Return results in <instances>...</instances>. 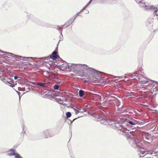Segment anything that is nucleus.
<instances>
[{"label":"nucleus","mask_w":158,"mask_h":158,"mask_svg":"<svg viewBox=\"0 0 158 158\" xmlns=\"http://www.w3.org/2000/svg\"><path fill=\"white\" fill-rule=\"evenodd\" d=\"M25 134V131H24V132L22 131V132L21 133V135L24 136Z\"/></svg>","instance_id":"72a5a7b5"},{"label":"nucleus","mask_w":158,"mask_h":158,"mask_svg":"<svg viewBox=\"0 0 158 158\" xmlns=\"http://www.w3.org/2000/svg\"><path fill=\"white\" fill-rule=\"evenodd\" d=\"M142 64L141 63H140V64L139 65V66H140V67H141V66H142Z\"/></svg>","instance_id":"a18cd8bd"},{"label":"nucleus","mask_w":158,"mask_h":158,"mask_svg":"<svg viewBox=\"0 0 158 158\" xmlns=\"http://www.w3.org/2000/svg\"><path fill=\"white\" fill-rule=\"evenodd\" d=\"M84 10H83L82 9L79 12H80V13L82 12Z\"/></svg>","instance_id":"4c0bfd02"},{"label":"nucleus","mask_w":158,"mask_h":158,"mask_svg":"<svg viewBox=\"0 0 158 158\" xmlns=\"http://www.w3.org/2000/svg\"><path fill=\"white\" fill-rule=\"evenodd\" d=\"M1 80L4 83L10 85L11 87H13L15 86L13 80L10 78L8 79V80L4 78L2 79Z\"/></svg>","instance_id":"1a4fd4ad"},{"label":"nucleus","mask_w":158,"mask_h":158,"mask_svg":"<svg viewBox=\"0 0 158 158\" xmlns=\"http://www.w3.org/2000/svg\"><path fill=\"white\" fill-rule=\"evenodd\" d=\"M145 7V9L148 10L150 9H152L153 7V9H155V7H154L153 6H148L146 5V6H144Z\"/></svg>","instance_id":"4be33fe9"},{"label":"nucleus","mask_w":158,"mask_h":158,"mask_svg":"<svg viewBox=\"0 0 158 158\" xmlns=\"http://www.w3.org/2000/svg\"><path fill=\"white\" fill-rule=\"evenodd\" d=\"M80 14V12H78L77 13V14H76V15L75 16V18H76L77 16H78V15H79Z\"/></svg>","instance_id":"7c9ffc66"},{"label":"nucleus","mask_w":158,"mask_h":158,"mask_svg":"<svg viewBox=\"0 0 158 158\" xmlns=\"http://www.w3.org/2000/svg\"><path fill=\"white\" fill-rule=\"evenodd\" d=\"M10 151H13V153H9L7 155L9 156H11L13 155H15V158H23L18 153H15L14 152V150H12L11 149Z\"/></svg>","instance_id":"ddd939ff"},{"label":"nucleus","mask_w":158,"mask_h":158,"mask_svg":"<svg viewBox=\"0 0 158 158\" xmlns=\"http://www.w3.org/2000/svg\"><path fill=\"white\" fill-rule=\"evenodd\" d=\"M66 115L67 118H70L71 116V114L70 112H68L66 113Z\"/></svg>","instance_id":"5701e85b"},{"label":"nucleus","mask_w":158,"mask_h":158,"mask_svg":"<svg viewBox=\"0 0 158 158\" xmlns=\"http://www.w3.org/2000/svg\"><path fill=\"white\" fill-rule=\"evenodd\" d=\"M15 56H13V57L14 58L15 60L18 61L19 60H24V61H28L30 60L31 61V60L32 59L31 57H23L21 56H18L14 54Z\"/></svg>","instance_id":"6e6552de"},{"label":"nucleus","mask_w":158,"mask_h":158,"mask_svg":"<svg viewBox=\"0 0 158 158\" xmlns=\"http://www.w3.org/2000/svg\"><path fill=\"white\" fill-rule=\"evenodd\" d=\"M123 91L124 94L126 95L127 97L133 95V94L134 93V92H129L126 89H124V90H123Z\"/></svg>","instance_id":"dca6fc26"},{"label":"nucleus","mask_w":158,"mask_h":158,"mask_svg":"<svg viewBox=\"0 0 158 158\" xmlns=\"http://www.w3.org/2000/svg\"><path fill=\"white\" fill-rule=\"evenodd\" d=\"M144 143L145 145H148L150 143L149 142H148L146 141H145L144 142Z\"/></svg>","instance_id":"c85d7f7f"},{"label":"nucleus","mask_w":158,"mask_h":158,"mask_svg":"<svg viewBox=\"0 0 158 158\" xmlns=\"http://www.w3.org/2000/svg\"><path fill=\"white\" fill-rule=\"evenodd\" d=\"M85 92L82 90L81 89L79 91L78 94L79 96L81 97H82L85 95Z\"/></svg>","instance_id":"6ab92c4d"},{"label":"nucleus","mask_w":158,"mask_h":158,"mask_svg":"<svg viewBox=\"0 0 158 158\" xmlns=\"http://www.w3.org/2000/svg\"><path fill=\"white\" fill-rule=\"evenodd\" d=\"M23 131L24 130V127H23Z\"/></svg>","instance_id":"3c124183"},{"label":"nucleus","mask_w":158,"mask_h":158,"mask_svg":"<svg viewBox=\"0 0 158 158\" xmlns=\"http://www.w3.org/2000/svg\"><path fill=\"white\" fill-rule=\"evenodd\" d=\"M114 78H116V77H119H119H118H118H117V76H114Z\"/></svg>","instance_id":"49530a36"},{"label":"nucleus","mask_w":158,"mask_h":158,"mask_svg":"<svg viewBox=\"0 0 158 158\" xmlns=\"http://www.w3.org/2000/svg\"><path fill=\"white\" fill-rule=\"evenodd\" d=\"M50 58L56 61V59L60 58L59 56L56 53V51H53L52 54L49 56Z\"/></svg>","instance_id":"9b49d317"},{"label":"nucleus","mask_w":158,"mask_h":158,"mask_svg":"<svg viewBox=\"0 0 158 158\" xmlns=\"http://www.w3.org/2000/svg\"><path fill=\"white\" fill-rule=\"evenodd\" d=\"M89 5L87 4L86 5H85L84 7H85L86 8Z\"/></svg>","instance_id":"ea45409f"},{"label":"nucleus","mask_w":158,"mask_h":158,"mask_svg":"<svg viewBox=\"0 0 158 158\" xmlns=\"http://www.w3.org/2000/svg\"><path fill=\"white\" fill-rule=\"evenodd\" d=\"M143 0H141V1H139L138 3L139 4V5L140 7H143L144 6H146V5L145 4V3H143L142 2V1H143Z\"/></svg>","instance_id":"aec40b11"},{"label":"nucleus","mask_w":158,"mask_h":158,"mask_svg":"<svg viewBox=\"0 0 158 158\" xmlns=\"http://www.w3.org/2000/svg\"><path fill=\"white\" fill-rule=\"evenodd\" d=\"M156 16H157V19L158 20V14H156Z\"/></svg>","instance_id":"c03bdc74"},{"label":"nucleus","mask_w":158,"mask_h":158,"mask_svg":"<svg viewBox=\"0 0 158 158\" xmlns=\"http://www.w3.org/2000/svg\"><path fill=\"white\" fill-rule=\"evenodd\" d=\"M0 53L4 54V55L6 56L7 57L9 58H11V57H13V56H15L14 54L12 53L5 52L1 50H0Z\"/></svg>","instance_id":"4468645a"},{"label":"nucleus","mask_w":158,"mask_h":158,"mask_svg":"<svg viewBox=\"0 0 158 158\" xmlns=\"http://www.w3.org/2000/svg\"><path fill=\"white\" fill-rule=\"evenodd\" d=\"M0 77H1V76H0Z\"/></svg>","instance_id":"4d7b16f0"},{"label":"nucleus","mask_w":158,"mask_h":158,"mask_svg":"<svg viewBox=\"0 0 158 158\" xmlns=\"http://www.w3.org/2000/svg\"><path fill=\"white\" fill-rule=\"evenodd\" d=\"M115 98V100L116 102V106H117V107H119L120 104V102L119 100L117 98Z\"/></svg>","instance_id":"412c9836"},{"label":"nucleus","mask_w":158,"mask_h":158,"mask_svg":"<svg viewBox=\"0 0 158 158\" xmlns=\"http://www.w3.org/2000/svg\"><path fill=\"white\" fill-rule=\"evenodd\" d=\"M85 8H85V7H83V8H82V9H83V10H84L85 9Z\"/></svg>","instance_id":"de8ad7c7"},{"label":"nucleus","mask_w":158,"mask_h":158,"mask_svg":"<svg viewBox=\"0 0 158 158\" xmlns=\"http://www.w3.org/2000/svg\"><path fill=\"white\" fill-rule=\"evenodd\" d=\"M89 5L87 4L86 5H85L84 7H85L86 8Z\"/></svg>","instance_id":"58836bf2"},{"label":"nucleus","mask_w":158,"mask_h":158,"mask_svg":"<svg viewBox=\"0 0 158 158\" xmlns=\"http://www.w3.org/2000/svg\"><path fill=\"white\" fill-rule=\"evenodd\" d=\"M17 93L19 95V96L20 97V93L19 92H17Z\"/></svg>","instance_id":"e433bc0d"},{"label":"nucleus","mask_w":158,"mask_h":158,"mask_svg":"<svg viewBox=\"0 0 158 158\" xmlns=\"http://www.w3.org/2000/svg\"><path fill=\"white\" fill-rule=\"evenodd\" d=\"M72 123H73V122H71V124H70V126H69V127H70L71 125H72Z\"/></svg>","instance_id":"09e8293b"},{"label":"nucleus","mask_w":158,"mask_h":158,"mask_svg":"<svg viewBox=\"0 0 158 158\" xmlns=\"http://www.w3.org/2000/svg\"><path fill=\"white\" fill-rule=\"evenodd\" d=\"M92 0H90V1L87 3V4L88 5H89L91 3Z\"/></svg>","instance_id":"2f4dec72"},{"label":"nucleus","mask_w":158,"mask_h":158,"mask_svg":"<svg viewBox=\"0 0 158 158\" xmlns=\"http://www.w3.org/2000/svg\"><path fill=\"white\" fill-rule=\"evenodd\" d=\"M18 78H20V77H19L17 75L15 76H14V79L15 80H17Z\"/></svg>","instance_id":"bb28decb"},{"label":"nucleus","mask_w":158,"mask_h":158,"mask_svg":"<svg viewBox=\"0 0 158 158\" xmlns=\"http://www.w3.org/2000/svg\"><path fill=\"white\" fill-rule=\"evenodd\" d=\"M149 158H154L153 157H152V158H151V157H149Z\"/></svg>","instance_id":"6e6d98bb"},{"label":"nucleus","mask_w":158,"mask_h":158,"mask_svg":"<svg viewBox=\"0 0 158 158\" xmlns=\"http://www.w3.org/2000/svg\"><path fill=\"white\" fill-rule=\"evenodd\" d=\"M157 10H158V9H156L154 10V12H155V13L156 15V12L157 11Z\"/></svg>","instance_id":"c9c22d12"},{"label":"nucleus","mask_w":158,"mask_h":158,"mask_svg":"<svg viewBox=\"0 0 158 158\" xmlns=\"http://www.w3.org/2000/svg\"><path fill=\"white\" fill-rule=\"evenodd\" d=\"M75 18H74V19L73 20L72 19V18L70 19L66 23H65L64 25L61 26L60 27L59 26H57V28H56L57 29H58L59 31H60V33L61 35H62V31L63 30V27H64L65 26H66L65 27H68L69 26L70 24H72L73 21H74Z\"/></svg>","instance_id":"423d86ee"},{"label":"nucleus","mask_w":158,"mask_h":158,"mask_svg":"<svg viewBox=\"0 0 158 158\" xmlns=\"http://www.w3.org/2000/svg\"><path fill=\"white\" fill-rule=\"evenodd\" d=\"M151 154H152L153 156H157L158 157V151H156V149H154L151 151Z\"/></svg>","instance_id":"a211bd4d"},{"label":"nucleus","mask_w":158,"mask_h":158,"mask_svg":"<svg viewBox=\"0 0 158 158\" xmlns=\"http://www.w3.org/2000/svg\"><path fill=\"white\" fill-rule=\"evenodd\" d=\"M78 109V110L76 109V110L75 111L76 114H77L80 112V111L78 110L79 109Z\"/></svg>","instance_id":"cd10ccee"},{"label":"nucleus","mask_w":158,"mask_h":158,"mask_svg":"<svg viewBox=\"0 0 158 158\" xmlns=\"http://www.w3.org/2000/svg\"><path fill=\"white\" fill-rule=\"evenodd\" d=\"M138 79L139 80V82L142 84H147V83L148 82V81L147 79L143 75H140V77H138Z\"/></svg>","instance_id":"9d476101"},{"label":"nucleus","mask_w":158,"mask_h":158,"mask_svg":"<svg viewBox=\"0 0 158 158\" xmlns=\"http://www.w3.org/2000/svg\"><path fill=\"white\" fill-rule=\"evenodd\" d=\"M83 73L88 76L90 81L94 83H102L104 78L102 72L93 68L88 67L87 65L86 68H84Z\"/></svg>","instance_id":"f03ea898"},{"label":"nucleus","mask_w":158,"mask_h":158,"mask_svg":"<svg viewBox=\"0 0 158 158\" xmlns=\"http://www.w3.org/2000/svg\"><path fill=\"white\" fill-rule=\"evenodd\" d=\"M58 50V47H57L56 48L55 50L54 51H56V53H57Z\"/></svg>","instance_id":"f704fd0d"},{"label":"nucleus","mask_w":158,"mask_h":158,"mask_svg":"<svg viewBox=\"0 0 158 158\" xmlns=\"http://www.w3.org/2000/svg\"><path fill=\"white\" fill-rule=\"evenodd\" d=\"M89 13V11H88V10H87L86 12H85V14H88Z\"/></svg>","instance_id":"37998d69"},{"label":"nucleus","mask_w":158,"mask_h":158,"mask_svg":"<svg viewBox=\"0 0 158 158\" xmlns=\"http://www.w3.org/2000/svg\"><path fill=\"white\" fill-rule=\"evenodd\" d=\"M37 86H39L44 89H45L47 88L46 85L45 83L43 82H38Z\"/></svg>","instance_id":"f3484780"},{"label":"nucleus","mask_w":158,"mask_h":158,"mask_svg":"<svg viewBox=\"0 0 158 158\" xmlns=\"http://www.w3.org/2000/svg\"><path fill=\"white\" fill-rule=\"evenodd\" d=\"M73 108V110L74 111H75L76 110V109L75 108L73 107V108Z\"/></svg>","instance_id":"a19ab883"},{"label":"nucleus","mask_w":158,"mask_h":158,"mask_svg":"<svg viewBox=\"0 0 158 158\" xmlns=\"http://www.w3.org/2000/svg\"><path fill=\"white\" fill-rule=\"evenodd\" d=\"M97 118L100 121V123L105 125H111L113 127H115L118 130L125 133V135L127 138L131 139L130 143L131 146L135 148H140L138 151L142 155H144L141 156H144V158L147 157L146 155L151 154V151H145L144 150L143 145L139 139L135 138V135L136 134L135 131L137 121L134 119L131 120L126 118H119L117 120L108 119L104 115L103 112H100L97 115Z\"/></svg>","instance_id":"f257e3e1"},{"label":"nucleus","mask_w":158,"mask_h":158,"mask_svg":"<svg viewBox=\"0 0 158 158\" xmlns=\"http://www.w3.org/2000/svg\"><path fill=\"white\" fill-rule=\"evenodd\" d=\"M28 82L30 83H31L33 85H37L38 82L35 83V82H32V81H29Z\"/></svg>","instance_id":"393cba45"},{"label":"nucleus","mask_w":158,"mask_h":158,"mask_svg":"<svg viewBox=\"0 0 158 158\" xmlns=\"http://www.w3.org/2000/svg\"><path fill=\"white\" fill-rule=\"evenodd\" d=\"M75 119H74L73 120V121H74V120H75Z\"/></svg>","instance_id":"864d4df0"},{"label":"nucleus","mask_w":158,"mask_h":158,"mask_svg":"<svg viewBox=\"0 0 158 158\" xmlns=\"http://www.w3.org/2000/svg\"><path fill=\"white\" fill-rule=\"evenodd\" d=\"M27 89H28V90H30V88H29V87H28V88H27Z\"/></svg>","instance_id":"8fccbe9b"},{"label":"nucleus","mask_w":158,"mask_h":158,"mask_svg":"<svg viewBox=\"0 0 158 158\" xmlns=\"http://www.w3.org/2000/svg\"><path fill=\"white\" fill-rule=\"evenodd\" d=\"M27 14H28L27 13ZM32 15L31 14H29L28 15H27V18L29 19H31V20H33L34 22H35L38 25H40L43 27H51V25L48 23H45L43 21L39 20H34L32 18Z\"/></svg>","instance_id":"39448f33"},{"label":"nucleus","mask_w":158,"mask_h":158,"mask_svg":"<svg viewBox=\"0 0 158 158\" xmlns=\"http://www.w3.org/2000/svg\"><path fill=\"white\" fill-rule=\"evenodd\" d=\"M69 71H73L75 73L78 72L82 73H83L84 68L87 67L86 64H72L69 65Z\"/></svg>","instance_id":"20e7f679"},{"label":"nucleus","mask_w":158,"mask_h":158,"mask_svg":"<svg viewBox=\"0 0 158 158\" xmlns=\"http://www.w3.org/2000/svg\"><path fill=\"white\" fill-rule=\"evenodd\" d=\"M60 66V68L61 69L63 70V71H69V70L70 69V66L68 64H63L60 65H59Z\"/></svg>","instance_id":"f8f14e48"},{"label":"nucleus","mask_w":158,"mask_h":158,"mask_svg":"<svg viewBox=\"0 0 158 158\" xmlns=\"http://www.w3.org/2000/svg\"><path fill=\"white\" fill-rule=\"evenodd\" d=\"M150 139V138L149 137V136L148 135H145V139H146L147 140H148L149 139Z\"/></svg>","instance_id":"a878e982"},{"label":"nucleus","mask_w":158,"mask_h":158,"mask_svg":"<svg viewBox=\"0 0 158 158\" xmlns=\"http://www.w3.org/2000/svg\"><path fill=\"white\" fill-rule=\"evenodd\" d=\"M128 76L130 77L135 79H137V78L138 79V77H140V75H138L137 73H130L128 74Z\"/></svg>","instance_id":"2eb2a0df"},{"label":"nucleus","mask_w":158,"mask_h":158,"mask_svg":"<svg viewBox=\"0 0 158 158\" xmlns=\"http://www.w3.org/2000/svg\"><path fill=\"white\" fill-rule=\"evenodd\" d=\"M155 113L156 114H158V110H155Z\"/></svg>","instance_id":"79ce46f5"},{"label":"nucleus","mask_w":158,"mask_h":158,"mask_svg":"<svg viewBox=\"0 0 158 158\" xmlns=\"http://www.w3.org/2000/svg\"><path fill=\"white\" fill-rule=\"evenodd\" d=\"M59 86L57 84L55 85H54L53 87L55 90H57L59 88Z\"/></svg>","instance_id":"b1692460"},{"label":"nucleus","mask_w":158,"mask_h":158,"mask_svg":"<svg viewBox=\"0 0 158 158\" xmlns=\"http://www.w3.org/2000/svg\"><path fill=\"white\" fill-rule=\"evenodd\" d=\"M92 0H90V1L87 3V4L88 5H89L91 3Z\"/></svg>","instance_id":"473e14b6"},{"label":"nucleus","mask_w":158,"mask_h":158,"mask_svg":"<svg viewBox=\"0 0 158 158\" xmlns=\"http://www.w3.org/2000/svg\"><path fill=\"white\" fill-rule=\"evenodd\" d=\"M41 135L44 138H47L49 137H53L54 135V134L52 132L50 129H46L44 130L41 132Z\"/></svg>","instance_id":"0eeeda50"},{"label":"nucleus","mask_w":158,"mask_h":158,"mask_svg":"<svg viewBox=\"0 0 158 158\" xmlns=\"http://www.w3.org/2000/svg\"><path fill=\"white\" fill-rule=\"evenodd\" d=\"M11 152V153H13V152L12 151H10Z\"/></svg>","instance_id":"5fc2aeb1"},{"label":"nucleus","mask_w":158,"mask_h":158,"mask_svg":"<svg viewBox=\"0 0 158 158\" xmlns=\"http://www.w3.org/2000/svg\"><path fill=\"white\" fill-rule=\"evenodd\" d=\"M157 86H158V82L149 80L148 81V82L147 84H145L142 88L148 90L152 89V94L153 93V92H155V93L152 95V98H153L155 97L156 95L158 94V90L156 89Z\"/></svg>","instance_id":"7ed1b4c3"},{"label":"nucleus","mask_w":158,"mask_h":158,"mask_svg":"<svg viewBox=\"0 0 158 158\" xmlns=\"http://www.w3.org/2000/svg\"><path fill=\"white\" fill-rule=\"evenodd\" d=\"M20 88L21 89V90L19 89V90H22V91H25V87H23L21 89V88Z\"/></svg>","instance_id":"c756f323"},{"label":"nucleus","mask_w":158,"mask_h":158,"mask_svg":"<svg viewBox=\"0 0 158 158\" xmlns=\"http://www.w3.org/2000/svg\"><path fill=\"white\" fill-rule=\"evenodd\" d=\"M59 103L60 104H62L63 105V103H61V102H59Z\"/></svg>","instance_id":"603ef678"}]
</instances>
